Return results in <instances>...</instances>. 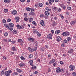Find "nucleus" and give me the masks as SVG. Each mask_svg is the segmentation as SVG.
I'll return each mask as SVG.
<instances>
[{"label": "nucleus", "instance_id": "f257e3e1", "mask_svg": "<svg viewBox=\"0 0 76 76\" xmlns=\"http://www.w3.org/2000/svg\"><path fill=\"white\" fill-rule=\"evenodd\" d=\"M12 71L11 70H9L8 71H6L4 72V75L5 76H9L10 75V74L12 73Z\"/></svg>", "mask_w": 76, "mask_h": 76}, {"label": "nucleus", "instance_id": "f03ea898", "mask_svg": "<svg viewBox=\"0 0 76 76\" xmlns=\"http://www.w3.org/2000/svg\"><path fill=\"white\" fill-rule=\"evenodd\" d=\"M69 68L70 69V72H72L73 70H74V69L75 68V67L71 65L69 66Z\"/></svg>", "mask_w": 76, "mask_h": 76}, {"label": "nucleus", "instance_id": "7ed1b4c3", "mask_svg": "<svg viewBox=\"0 0 76 76\" xmlns=\"http://www.w3.org/2000/svg\"><path fill=\"white\" fill-rule=\"evenodd\" d=\"M62 35L64 37H66V36H67V35H70V34L68 33L64 32L62 33Z\"/></svg>", "mask_w": 76, "mask_h": 76}, {"label": "nucleus", "instance_id": "20e7f679", "mask_svg": "<svg viewBox=\"0 0 76 76\" xmlns=\"http://www.w3.org/2000/svg\"><path fill=\"white\" fill-rule=\"evenodd\" d=\"M16 26L17 28H18V29H23V28H24V27L23 26H20L19 25H17Z\"/></svg>", "mask_w": 76, "mask_h": 76}, {"label": "nucleus", "instance_id": "39448f33", "mask_svg": "<svg viewBox=\"0 0 76 76\" xmlns=\"http://www.w3.org/2000/svg\"><path fill=\"white\" fill-rule=\"evenodd\" d=\"M56 73H60L61 72V69L60 68L58 67L56 68Z\"/></svg>", "mask_w": 76, "mask_h": 76}, {"label": "nucleus", "instance_id": "423d86ee", "mask_svg": "<svg viewBox=\"0 0 76 76\" xmlns=\"http://www.w3.org/2000/svg\"><path fill=\"white\" fill-rule=\"evenodd\" d=\"M37 50V48L35 47L34 48H32L31 50V52H33L34 51H36Z\"/></svg>", "mask_w": 76, "mask_h": 76}, {"label": "nucleus", "instance_id": "0eeeda50", "mask_svg": "<svg viewBox=\"0 0 76 76\" xmlns=\"http://www.w3.org/2000/svg\"><path fill=\"white\" fill-rule=\"evenodd\" d=\"M40 24L41 25H42V26H45L44 21L43 20H41V21Z\"/></svg>", "mask_w": 76, "mask_h": 76}, {"label": "nucleus", "instance_id": "6e6552de", "mask_svg": "<svg viewBox=\"0 0 76 76\" xmlns=\"http://www.w3.org/2000/svg\"><path fill=\"white\" fill-rule=\"evenodd\" d=\"M45 15H46V16H48L50 15V12L48 11H46L45 12Z\"/></svg>", "mask_w": 76, "mask_h": 76}, {"label": "nucleus", "instance_id": "1a4fd4ad", "mask_svg": "<svg viewBox=\"0 0 76 76\" xmlns=\"http://www.w3.org/2000/svg\"><path fill=\"white\" fill-rule=\"evenodd\" d=\"M47 37L48 39H52V35L51 34H49L47 36Z\"/></svg>", "mask_w": 76, "mask_h": 76}, {"label": "nucleus", "instance_id": "9d476101", "mask_svg": "<svg viewBox=\"0 0 76 76\" xmlns=\"http://www.w3.org/2000/svg\"><path fill=\"white\" fill-rule=\"evenodd\" d=\"M28 41H30V42L31 41H32V42H34L35 40L34 39L32 38H29L28 39Z\"/></svg>", "mask_w": 76, "mask_h": 76}, {"label": "nucleus", "instance_id": "9b49d317", "mask_svg": "<svg viewBox=\"0 0 76 76\" xmlns=\"http://www.w3.org/2000/svg\"><path fill=\"white\" fill-rule=\"evenodd\" d=\"M18 42H21V43H22L23 44V42H24L21 39H18Z\"/></svg>", "mask_w": 76, "mask_h": 76}, {"label": "nucleus", "instance_id": "f8f14e48", "mask_svg": "<svg viewBox=\"0 0 76 76\" xmlns=\"http://www.w3.org/2000/svg\"><path fill=\"white\" fill-rule=\"evenodd\" d=\"M17 12L16 10H14L12 11V15H16Z\"/></svg>", "mask_w": 76, "mask_h": 76}, {"label": "nucleus", "instance_id": "ddd939ff", "mask_svg": "<svg viewBox=\"0 0 76 76\" xmlns=\"http://www.w3.org/2000/svg\"><path fill=\"white\" fill-rule=\"evenodd\" d=\"M19 19H20V18L19 17H17L15 18V20L17 22H19Z\"/></svg>", "mask_w": 76, "mask_h": 76}, {"label": "nucleus", "instance_id": "4468645a", "mask_svg": "<svg viewBox=\"0 0 76 76\" xmlns=\"http://www.w3.org/2000/svg\"><path fill=\"white\" fill-rule=\"evenodd\" d=\"M73 51V50L72 49H71L68 51V53L72 54Z\"/></svg>", "mask_w": 76, "mask_h": 76}, {"label": "nucleus", "instance_id": "2eb2a0df", "mask_svg": "<svg viewBox=\"0 0 76 76\" xmlns=\"http://www.w3.org/2000/svg\"><path fill=\"white\" fill-rule=\"evenodd\" d=\"M9 26L10 27H13V26H14V24L12 23H9Z\"/></svg>", "mask_w": 76, "mask_h": 76}, {"label": "nucleus", "instance_id": "dca6fc26", "mask_svg": "<svg viewBox=\"0 0 76 76\" xmlns=\"http://www.w3.org/2000/svg\"><path fill=\"white\" fill-rule=\"evenodd\" d=\"M61 40V38L60 37H58L57 38V41L58 42H59Z\"/></svg>", "mask_w": 76, "mask_h": 76}, {"label": "nucleus", "instance_id": "f3484780", "mask_svg": "<svg viewBox=\"0 0 76 76\" xmlns=\"http://www.w3.org/2000/svg\"><path fill=\"white\" fill-rule=\"evenodd\" d=\"M54 62H55V59H53L51 60L50 62H49V63L50 64H51V63H54Z\"/></svg>", "mask_w": 76, "mask_h": 76}, {"label": "nucleus", "instance_id": "a211bd4d", "mask_svg": "<svg viewBox=\"0 0 76 76\" xmlns=\"http://www.w3.org/2000/svg\"><path fill=\"white\" fill-rule=\"evenodd\" d=\"M16 70H17V72L18 73H21L22 72V71L18 68Z\"/></svg>", "mask_w": 76, "mask_h": 76}, {"label": "nucleus", "instance_id": "6ab92c4d", "mask_svg": "<svg viewBox=\"0 0 76 76\" xmlns=\"http://www.w3.org/2000/svg\"><path fill=\"white\" fill-rule=\"evenodd\" d=\"M60 31L57 30L55 31V34H59V33H60Z\"/></svg>", "mask_w": 76, "mask_h": 76}, {"label": "nucleus", "instance_id": "aec40b11", "mask_svg": "<svg viewBox=\"0 0 76 76\" xmlns=\"http://www.w3.org/2000/svg\"><path fill=\"white\" fill-rule=\"evenodd\" d=\"M12 32L14 34H17V31L14 30L12 31Z\"/></svg>", "mask_w": 76, "mask_h": 76}, {"label": "nucleus", "instance_id": "412c9836", "mask_svg": "<svg viewBox=\"0 0 76 76\" xmlns=\"http://www.w3.org/2000/svg\"><path fill=\"white\" fill-rule=\"evenodd\" d=\"M34 44L35 45L36 47H37V46L38 45V42L37 41L34 42Z\"/></svg>", "mask_w": 76, "mask_h": 76}, {"label": "nucleus", "instance_id": "4be33fe9", "mask_svg": "<svg viewBox=\"0 0 76 76\" xmlns=\"http://www.w3.org/2000/svg\"><path fill=\"white\" fill-rule=\"evenodd\" d=\"M26 9L27 11H30L31 9V8H29V7H27L26 8Z\"/></svg>", "mask_w": 76, "mask_h": 76}, {"label": "nucleus", "instance_id": "5701e85b", "mask_svg": "<svg viewBox=\"0 0 76 76\" xmlns=\"http://www.w3.org/2000/svg\"><path fill=\"white\" fill-rule=\"evenodd\" d=\"M12 51H15L16 50V48H15V47H13L12 48Z\"/></svg>", "mask_w": 76, "mask_h": 76}, {"label": "nucleus", "instance_id": "b1692460", "mask_svg": "<svg viewBox=\"0 0 76 76\" xmlns=\"http://www.w3.org/2000/svg\"><path fill=\"white\" fill-rule=\"evenodd\" d=\"M39 7H42L43 6V4L41 3H40L39 4Z\"/></svg>", "mask_w": 76, "mask_h": 76}, {"label": "nucleus", "instance_id": "393cba45", "mask_svg": "<svg viewBox=\"0 0 76 76\" xmlns=\"http://www.w3.org/2000/svg\"><path fill=\"white\" fill-rule=\"evenodd\" d=\"M30 64L32 65L33 63V61L32 60H31L29 61Z\"/></svg>", "mask_w": 76, "mask_h": 76}, {"label": "nucleus", "instance_id": "a878e982", "mask_svg": "<svg viewBox=\"0 0 76 76\" xmlns=\"http://www.w3.org/2000/svg\"><path fill=\"white\" fill-rule=\"evenodd\" d=\"M8 11H9V10L7 9H5L4 10V12L5 13H7Z\"/></svg>", "mask_w": 76, "mask_h": 76}, {"label": "nucleus", "instance_id": "bb28decb", "mask_svg": "<svg viewBox=\"0 0 76 76\" xmlns=\"http://www.w3.org/2000/svg\"><path fill=\"white\" fill-rule=\"evenodd\" d=\"M23 66V64L22 63H21L19 64V66L20 67H22Z\"/></svg>", "mask_w": 76, "mask_h": 76}, {"label": "nucleus", "instance_id": "cd10ccee", "mask_svg": "<svg viewBox=\"0 0 76 76\" xmlns=\"http://www.w3.org/2000/svg\"><path fill=\"white\" fill-rule=\"evenodd\" d=\"M33 19H34L33 18H30V20H29V22H32V21L33 20Z\"/></svg>", "mask_w": 76, "mask_h": 76}, {"label": "nucleus", "instance_id": "c85d7f7f", "mask_svg": "<svg viewBox=\"0 0 76 76\" xmlns=\"http://www.w3.org/2000/svg\"><path fill=\"white\" fill-rule=\"evenodd\" d=\"M37 35L38 36V37L41 36V34L39 32H38L37 33Z\"/></svg>", "mask_w": 76, "mask_h": 76}, {"label": "nucleus", "instance_id": "c756f323", "mask_svg": "<svg viewBox=\"0 0 76 76\" xmlns=\"http://www.w3.org/2000/svg\"><path fill=\"white\" fill-rule=\"evenodd\" d=\"M32 23L33 24V25H37V23H36V22H35L34 21H33Z\"/></svg>", "mask_w": 76, "mask_h": 76}, {"label": "nucleus", "instance_id": "7c9ffc66", "mask_svg": "<svg viewBox=\"0 0 76 76\" xmlns=\"http://www.w3.org/2000/svg\"><path fill=\"white\" fill-rule=\"evenodd\" d=\"M29 57L30 58H32L33 57V55L32 54H30L29 55Z\"/></svg>", "mask_w": 76, "mask_h": 76}, {"label": "nucleus", "instance_id": "2f4dec72", "mask_svg": "<svg viewBox=\"0 0 76 76\" xmlns=\"http://www.w3.org/2000/svg\"><path fill=\"white\" fill-rule=\"evenodd\" d=\"M4 35L5 37H7L8 35V33L7 32H6L4 34Z\"/></svg>", "mask_w": 76, "mask_h": 76}, {"label": "nucleus", "instance_id": "473e14b6", "mask_svg": "<svg viewBox=\"0 0 76 76\" xmlns=\"http://www.w3.org/2000/svg\"><path fill=\"white\" fill-rule=\"evenodd\" d=\"M32 69H33V70H35V69H37V67L36 66H34V67H32Z\"/></svg>", "mask_w": 76, "mask_h": 76}, {"label": "nucleus", "instance_id": "72a5a7b5", "mask_svg": "<svg viewBox=\"0 0 76 76\" xmlns=\"http://www.w3.org/2000/svg\"><path fill=\"white\" fill-rule=\"evenodd\" d=\"M38 32V31L37 30H34L33 31V33L34 34H35L36 33V34H37Z\"/></svg>", "mask_w": 76, "mask_h": 76}, {"label": "nucleus", "instance_id": "f704fd0d", "mask_svg": "<svg viewBox=\"0 0 76 76\" xmlns=\"http://www.w3.org/2000/svg\"><path fill=\"white\" fill-rule=\"evenodd\" d=\"M46 10L48 11H50V9H49V8L48 7H47L46 8Z\"/></svg>", "mask_w": 76, "mask_h": 76}, {"label": "nucleus", "instance_id": "c9c22d12", "mask_svg": "<svg viewBox=\"0 0 76 76\" xmlns=\"http://www.w3.org/2000/svg\"><path fill=\"white\" fill-rule=\"evenodd\" d=\"M61 72L62 73H63L64 72V69H61Z\"/></svg>", "mask_w": 76, "mask_h": 76}, {"label": "nucleus", "instance_id": "e433bc0d", "mask_svg": "<svg viewBox=\"0 0 76 76\" xmlns=\"http://www.w3.org/2000/svg\"><path fill=\"white\" fill-rule=\"evenodd\" d=\"M2 22L4 23H6V20L5 19H3L2 20Z\"/></svg>", "mask_w": 76, "mask_h": 76}, {"label": "nucleus", "instance_id": "4c0bfd02", "mask_svg": "<svg viewBox=\"0 0 76 76\" xmlns=\"http://www.w3.org/2000/svg\"><path fill=\"white\" fill-rule=\"evenodd\" d=\"M13 74L14 75H18V72H15Z\"/></svg>", "mask_w": 76, "mask_h": 76}, {"label": "nucleus", "instance_id": "58836bf2", "mask_svg": "<svg viewBox=\"0 0 76 76\" xmlns=\"http://www.w3.org/2000/svg\"><path fill=\"white\" fill-rule=\"evenodd\" d=\"M20 58L22 60H25V58L23 57V56H21L20 57Z\"/></svg>", "mask_w": 76, "mask_h": 76}, {"label": "nucleus", "instance_id": "ea45409f", "mask_svg": "<svg viewBox=\"0 0 76 76\" xmlns=\"http://www.w3.org/2000/svg\"><path fill=\"white\" fill-rule=\"evenodd\" d=\"M70 39H71L70 37H68L67 38V41H70Z\"/></svg>", "mask_w": 76, "mask_h": 76}, {"label": "nucleus", "instance_id": "a19ab883", "mask_svg": "<svg viewBox=\"0 0 76 76\" xmlns=\"http://www.w3.org/2000/svg\"><path fill=\"white\" fill-rule=\"evenodd\" d=\"M75 23V22L74 21H71L70 23V24L71 25H73V24H74V23Z\"/></svg>", "mask_w": 76, "mask_h": 76}, {"label": "nucleus", "instance_id": "79ce46f5", "mask_svg": "<svg viewBox=\"0 0 76 76\" xmlns=\"http://www.w3.org/2000/svg\"><path fill=\"white\" fill-rule=\"evenodd\" d=\"M9 29L10 31H13V28L12 27H11L10 28H9Z\"/></svg>", "mask_w": 76, "mask_h": 76}, {"label": "nucleus", "instance_id": "37998d69", "mask_svg": "<svg viewBox=\"0 0 76 76\" xmlns=\"http://www.w3.org/2000/svg\"><path fill=\"white\" fill-rule=\"evenodd\" d=\"M72 75L73 76H75L76 75V73L75 72H74L72 73Z\"/></svg>", "mask_w": 76, "mask_h": 76}, {"label": "nucleus", "instance_id": "c03bdc74", "mask_svg": "<svg viewBox=\"0 0 76 76\" xmlns=\"http://www.w3.org/2000/svg\"><path fill=\"white\" fill-rule=\"evenodd\" d=\"M64 43H67V41L66 39H65L64 40Z\"/></svg>", "mask_w": 76, "mask_h": 76}, {"label": "nucleus", "instance_id": "a18cd8bd", "mask_svg": "<svg viewBox=\"0 0 76 76\" xmlns=\"http://www.w3.org/2000/svg\"><path fill=\"white\" fill-rule=\"evenodd\" d=\"M1 75H4V71L3 70L1 72Z\"/></svg>", "mask_w": 76, "mask_h": 76}, {"label": "nucleus", "instance_id": "49530a36", "mask_svg": "<svg viewBox=\"0 0 76 76\" xmlns=\"http://www.w3.org/2000/svg\"><path fill=\"white\" fill-rule=\"evenodd\" d=\"M24 20L25 21H27L28 20V18L26 17L24 18Z\"/></svg>", "mask_w": 76, "mask_h": 76}, {"label": "nucleus", "instance_id": "de8ad7c7", "mask_svg": "<svg viewBox=\"0 0 76 76\" xmlns=\"http://www.w3.org/2000/svg\"><path fill=\"white\" fill-rule=\"evenodd\" d=\"M67 9L69 10H71V7H67Z\"/></svg>", "mask_w": 76, "mask_h": 76}, {"label": "nucleus", "instance_id": "09e8293b", "mask_svg": "<svg viewBox=\"0 0 76 76\" xmlns=\"http://www.w3.org/2000/svg\"><path fill=\"white\" fill-rule=\"evenodd\" d=\"M11 21V19H9L7 20V22H10Z\"/></svg>", "mask_w": 76, "mask_h": 76}, {"label": "nucleus", "instance_id": "8fccbe9b", "mask_svg": "<svg viewBox=\"0 0 76 76\" xmlns=\"http://www.w3.org/2000/svg\"><path fill=\"white\" fill-rule=\"evenodd\" d=\"M53 9L55 10H57V8L56 7H54Z\"/></svg>", "mask_w": 76, "mask_h": 76}, {"label": "nucleus", "instance_id": "3c124183", "mask_svg": "<svg viewBox=\"0 0 76 76\" xmlns=\"http://www.w3.org/2000/svg\"><path fill=\"white\" fill-rule=\"evenodd\" d=\"M49 1H50L51 3H54V0H49Z\"/></svg>", "mask_w": 76, "mask_h": 76}, {"label": "nucleus", "instance_id": "603ef678", "mask_svg": "<svg viewBox=\"0 0 76 76\" xmlns=\"http://www.w3.org/2000/svg\"><path fill=\"white\" fill-rule=\"evenodd\" d=\"M31 15H35V13L34 12H31Z\"/></svg>", "mask_w": 76, "mask_h": 76}, {"label": "nucleus", "instance_id": "864d4df0", "mask_svg": "<svg viewBox=\"0 0 76 76\" xmlns=\"http://www.w3.org/2000/svg\"><path fill=\"white\" fill-rule=\"evenodd\" d=\"M40 16L41 18H43L44 17V15L41 14L40 15Z\"/></svg>", "mask_w": 76, "mask_h": 76}, {"label": "nucleus", "instance_id": "5fc2aeb1", "mask_svg": "<svg viewBox=\"0 0 76 76\" xmlns=\"http://www.w3.org/2000/svg\"><path fill=\"white\" fill-rule=\"evenodd\" d=\"M3 58L4 60H6V59H7V58H6L4 56H3Z\"/></svg>", "mask_w": 76, "mask_h": 76}, {"label": "nucleus", "instance_id": "6e6d98bb", "mask_svg": "<svg viewBox=\"0 0 76 76\" xmlns=\"http://www.w3.org/2000/svg\"><path fill=\"white\" fill-rule=\"evenodd\" d=\"M28 50H29V51H31V50H32V49H31V48L28 47Z\"/></svg>", "mask_w": 76, "mask_h": 76}, {"label": "nucleus", "instance_id": "4d7b16f0", "mask_svg": "<svg viewBox=\"0 0 76 76\" xmlns=\"http://www.w3.org/2000/svg\"><path fill=\"white\" fill-rule=\"evenodd\" d=\"M25 0H20V1L21 2H22V3H23V2H25Z\"/></svg>", "mask_w": 76, "mask_h": 76}, {"label": "nucleus", "instance_id": "13d9d810", "mask_svg": "<svg viewBox=\"0 0 76 76\" xmlns=\"http://www.w3.org/2000/svg\"><path fill=\"white\" fill-rule=\"evenodd\" d=\"M48 72H51V69L50 68H49L48 69Z\"/></svg>", "mask_w": 76, "mask_h": 76}, {"label": "nucleus", "instance_id": "bf43d9fd", "mask_svg": "<svg viewBox=\"0 0 76 76\" xmlns=\"http://www.w3.org/2000/svg\"><path fill=\"white\" fill-rule=\"evenodd\" d=\"M64 6V5L63 4H61L60 5V6L61 7H63Z\"/></svg>", "mask_w": 76, "mask_h": 76}, {"label": "nucleus", "instance_id": "052dcab7", "mask_svg": "<svg viewBox=\"0 0 76 76\" xmlns=\"http://www.w3.org/2000/svg\"><path fill=\"white\" fill-rule=\"evenodd\" d=\"M60 64H63V62L61 61H60Z\"/></svg>", "mask_w": 76, "mask_h": 76}, {"label": "nucleus", "instance_id": "680f3d73", "mask_svg": "<svg viewBox=\"0 0 76 76\" xmlns=\"http://www.w3.org/2000/svg\"><path fill=\"white\" fill-rule=\"evenodd\" d=\"M51 32L52 34H54V31L53 30H51Z\"/></svg>", "mask_w": 76, "mask_h": 76}, {"label": "nucleus", "instance_id": "e2e57ef3", "mask_svg": "<svg viewBox=\"0 0 76 76\" xmlns=\"http://www.w3.org/2000/svg\"><path fill=\"white\" fill-rule=\"evenodd\" d=\"M8 42H11V39H9L8 40Z\"/></svg>", "mask_w": 76, "mask_h": 76}, {"label": "nucleus", "instance_id": "0e129e2a", "mask_svg": "<svg viewBox=\"0 0 76 76\" xmlns=\"http://www.w3.org/2000/svg\"><path fill=\"white\" fill-rule=\"evenodd\" d=\"M61 9L59 8L58 9V12H60V11H61Z\"/></svg>", "mask_w": 76, "mask_h": 76}, {"label": "nucleus", "instance_id": "69168bd1", "mask_svg": "<svg viewBox=\"0 0 76 76\" xmlns=\"http://www.w3.org/2000/svg\"><path fill=\"white\" fill-rule=\"evenodd\" d=\"M9 26H7L6 27V28H7V29H9Z\"/></svg>", "mask_w": 76, "mask_h": 76}, {"label": "nucleus", "instance_id": "338daca9", "mask_svg": "<svg viewBox=\"0 0 76 76\" xmlns=\"http://www.w3.org/2000/svg\"><path fill=\"white\" fill-rule=\"evenodd\" d=\"M55 2H58L59 0H54Z\"/></svg>", "mask_w": 76, "mask_h": 76}, {"label": "nucleus", "instance_id": "774afa93", "mask_svg": "<svg viewBox=\"0 0 76 76\" xmlns=\"http://www.w3.org/2000/svg\"><path fill=\"white\" fill-rule=\"evenodd\" d=\"M66 14H67V15H69V12H66Z\"/></svg>", "mask_w": 76, "mask_h": 76}]
</instances>
